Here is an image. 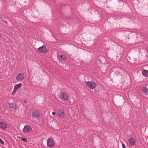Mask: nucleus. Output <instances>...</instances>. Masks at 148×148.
<instances>
[{
    "label": "nucleus",
    "instance_id": "nucleus-1",
    "mask_svg": "<svg viewBox=\"0 0 148 148\" xmlns=\"http://www.w3.org/2000/svg\"><path fill=\"white\" fill-rule=\"evenodd\" d=\"M59 98L63 101L67 100L69 99V96L65 92H61L58 95Z\"/></svg>",
    "mask_w": 148,
    "mask_h": 148
},
{
    "label": "nucleus",
    "instance_id": "nucleus-2",
    "mask_svg": "<svg viewBox=\"0 0 148 148\" xmlns=\"http://www.w3.org/2000/svg\"><path fill=\"white\" fill-rule=\"evenodd\" d=\"M47 146L50 148L53 147L55 146V143L52 138H50L47 139Z\"/></svg>",
    "mask_w": 148,
    "mask_h": 148
},
{
    "label": "nucleus",
    "instance_id": "nucleus-3",
    "mask_svg": "<svg viewBox=\"0 0 148 148\" xmlns=\"http://www.w3.org/2000/svg\"><path fill=\"white\" fill-rule=\"evenodd\" d=\"M86 84L88 88L92 89H94L96 87V83L92 81H87Z\"/></svg>",
    "mask_w": 148,
    "mask_h": 148
},
{
    "label": "nucleus",
    "instance_id": "nucleus-4",
    "mask_svg": "<svg viewBox=\"0 0 148 148\" xmlns=\"http://www.w3.org/2000/svg\"><path fill=\"white\" fill-rule=\"evenodd\" d=\"M38 50L39 52L42 53H45L48 51V50L46 48L45 45L40 47L38 49Z\"/></svg>",
    "mask_w": 148,
    "mask_h": 148
},
{
    "label": "nucleus",
    "instance_id": "nucleus-5",
    "mask_svg": "<svg viewBox=\"0 0 148 148\" xmlns=\"http://www.w3.org/2000/svg\"><path fill=\"white\" fill-rule=\"evenodd\" d=\"M24 77V74L23 73H20L17 75L16 79L18 81H21L23 80Z\"/></svg>",
    "mask_w": 148,
    "mask_h": 148
},
{
    "label": "nucleus",
    "instance_id": "nucleus-6",
    "mask_svg": "<svg viewBox=\"0 0 148 148\" xmlns=\"http://www.w3.org/2000/svg\"><path fill=\"white\" fill-rule=\"evenodd\" d=\"M32 130L31 127L28 125H25L23 130V132L25 133L29 132Z\"/></svg>",
    "mask_w": 148,
    "mask_h": 148
},
{
    "label": "nucleus",
    "instance_id": "nucleus-7",
    "mask_svg": "<svg viewBox=\"0 0 148 148\" xmlns=\"http://www.w3.org/2000/svg\"><path fill=\"white\" fill-rule=\"evenodd\" d=\"M128 141L130 145L131 146H133L135 145L136 140L134 138L131 137L129 139Z\"/></svg>",
    "mask_w": 148,
    "mask_h": 148
},
{
    "label": "nucleus",
    "instance_id": "nucleus-8",
    "mask_svg": "<svg viewBox=\"0 0 148 148\" xmlns=\"http://www.w3.org/2000/svg\"><path fill=\"white\" fill-rule=\"evenodd\" d=\"M40 115L39 112L37 110H34L32 113V117L38 119L39 118Z\"/></svg>",
    "mask_w": 148,
    "mask_h": 148
},
{
    "label": "nucleus",
    "instance_id": "nucleus-9",
    "mask_svg": "<svg viewBox=\"0 0 148 148\" xmlns=\"http://www.w3.org/2000/svg\"><path fill=\"white\" fill-rule=\"evenodd\" d=\"M58 113L60 118L62 119L64 118V114L62 110L61 109H58Z\"/></svg>",
    "mask_w": 148,
    "mask_h": 148
},
{
    "label": "nucleus",
    "instance_id": "nucleus-10",
    "mask_svg": "<svg viewBox=\"0 0 148 148\" xmlns=\"http://www.w3.org/2000/svg\"><path fill=\"white\" fill-rule=\"evenodd\" d=\"M7 127V125L5 123L0 122V127L3 129H5Z\"/></svg>",
    "mask_w": 148,
    "mask_h": 148
},
{
    "label": "nucleus",
    "instance_id": "nucleus-11",
    "mask_svg": "<svg viewBox=\"0 0 148 148\" xmlns=\"http://www.w3.org/2000/svg\"><path fill=\"white\" fill-rule=\"evenodd\" d=\"M58 59L60 61H64L66 60V57L64 55H58Z\"/></svg>",
    "mask_w": 148,
    "mask_h": 148
},
{
    "label": "nucleus",
    "instance_id": "nucleus-12",
    "mask_svg": "<svg viewBox=\"0 0 148 148\" xmlns=\"http://www.w3.org/2000/svg\"><path fill=\"white\" fill-rule=\"evenodd\" d=\"M143 93L148 95V88L146 86H144L143 88Z\"/></svg>",
    "mask_w": 148,
    "mask_h": 148
},
{
    "label": "nucleus",
    "instance_id": "nucleus-13",
    "mask_svg": "<svg viewBox=\"0 0 148 148\" xmlns=\"http://www.w3.org/2000/svg\"><path fill=\"white\" fill-rule=\"evenodd\" d=\"M22 85V84L21 83L16 84L14 86V88L17 90L18 89L21 87Z\"/></svg>",
    "mask_w": 148,
    "mask_h": 148
},
{
    "label": "nucleus",
    "instance_id": "nucleus-14",
    "mask_svg": "<svg viewBox=\"0 0 148 148\" xmlns=\"http://www.w3.org/2000/svg\"><path fill=\"white\" fill-rule=\"evenodd\" d=\"M143 75L146 77H148V70H144L142 72Z\"/></svg>",
    "mask_w": 148,
    "mask_h": 148
},
{
    "label": "nucleus",
    "instance_id": "nucleus-15",
    "mask_svg": "<svg viewBox=\"0 0 148 148\" xmlns=\"http://www.w3.org/2000/svg\"><path fill=\"white\" fill-rule=\"evenodd\" d=\"M9 106L10 108H13L16 107V105L15 103H12L9 104Z\"/></svg>",
    "mask_w": 148,
    "mask_h": 148
},
{
    "label": "nucleus",
    "instance_id": "nucleus-16",
    "mask_svg": "<svg viewBox=\"0 0 148 148\" xmlns=\"http://www.w3.org/2000/svg\"><path fill=\"white\" fill-rule=\"evenodd\" d=\"M17 90H16V89H15V88H14V90L13 91V92H12V95H14L15 93L17 91Z\"/></svg>",
    "mask_w": 148,
    "mask_h": 148
},
{
    "label": "nucleus",
    "instance_id": "nucleus-17",
    "mask_svg": "<svg viewBox=\"0 0 148 148\" xmlns=\"http://www.w3.org/2000/svg\"><path fill=\"white\" fill-rule=\"evenodd\" d=\"M21 139L23 141H24L25 142H27V139L25 138H22Z\"/></svg>",
    "mask_w": 148,
    "mask_h": 148
},
{
    "label": "nucleus",
    "instance_id": "nucleus-18",
    "mask_svg": "<svg viewBox=\"0 0 148 148\" xmlns=\"http://www.w3.org/2000/svg\"><path fill=\"white\" fill-rule=\"evenodd\" d=\"M0 143H1L3 145L4 144V141L0 138Z\"/></svg>",
    "mask_w": 148,
    "mask_h": 148
},
{
    "label": "nucleus",
    "instance_id": "nucleus-19",
    "mask_svg": "<svg viewBox=\"0 0 148 148\" xmlns=\"http://www.w3.org/2000/svg\"><path fill=\"white\" fill-rule=\"evenodd\" d=\"M122 146L123 148H126V146L124 143L122 144Z\"/></svg>",
    "mask_w": 148,
    "mask_h": 148
},
{
    "label": "nucleus",
    "instance_id": "nucleus-20",
    "mask_svg": "<svg viewBox=\"0 0 148 148\" xmlns=\"http://www.w3.org/2000/svg\"><path fill=\"white\" fill-rule=\"evenodd\" d=\"M56 114V113L55 112H52V114L53 115H55Z\"/></svg>",
    "mask_w": 148,
    "mask_h": 148
},
{
    "label": "nucleus",
    "instance_id": "nucleus-21",
    "mask_svg": "<svg viewBox=\"0 0 148 148\" xmlns=\"http://www.w3.org/2000/svg\"><path fill=\"white\" fill-rule=\"evenodd\" d=\"M4 22H5V23L6 24H8V22H7V21H5Z\"/></svg>",
    "mask_w": 148,
    "mask_h": 148
},
{
    "label": "nucleus",
    "instance_id": "nucleus-22",
    "mask_svg": "<svg viewBox=\"0 0 148 148\" xmlns=\"http://www.w3.org/2000/svg\"><path fill=\"white\" fill-rule=\"evenodd\" d=\"M26 101H26V100H24V102H25V103H26Z\"/></svg>",
    "mask_w": 148,
    "mask_h": 148
},
{
    "label": "nucleus",
    "instance_id": "nucleus-23",
    "mask_svg": "<svg viewBox=\"0 0 148 148\" xmlns=\"http://www.w3.org/2000/svg\"><path fill=\"white\" fill-rule=\"evenodd\" d=\"M1 35L0 34V38L1 37Z\"/></svg>",
    "mask_w": 148,
    "mask_h": 148
}]
</instances>
